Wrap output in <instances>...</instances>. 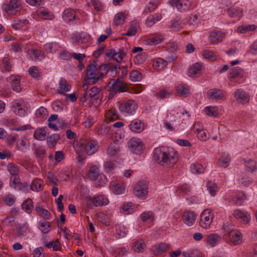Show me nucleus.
I'll list each match as a JSON object with an SVG mask.
<instances>
[{"mask_svg": "<svg viewBox=\"0 0 257 257\" xmlns=\"http://www.w3.org/2000/svg\"><path fill=\"white\" fill-rule=\"evenodd\" d=\"M153 154L155 161L158 164L165 167L173 166L178 159L177 152L173 150L164 152L160 148H156Z\"/></svg>", "mask_w": 257, "mask_h": 257, "instance_id": "obj_1", "label": "nucleus"}, {"mask_svg": "<svg viewBox=\"0 0 257 257\" xmlns=\"http://www.w3.org/2000/svg\"><path fill=\"white\" fill-rule=\"evenodd\" d=\"M126 83L122 80V78L118 77L116 79H111L107 84L109 92L108 99L112 98L118 92L126 91Z\"/></svg>", "mask_w": 257, "mask_h": 257, "instance_id": "obj_2", "label": "nucleus"}, {"mask_svg": "<svg viewBox=\"0 0 257 257\" xmlns=\"http://www.w3.org/2000/svg\"><path fill=\"white\" fill-rule=\"evenodd\" d=\"M117 68H120L119 65H113L112 63L101 65L98 67L97 76H99L100 79L103 77L105 74L110 72V75L114 77L116 74Z\"/></svg>", "mask_w": 257, "mask_h": 257, "instance_id": "obj_3", "label": "nucleus"}, {"mask_svg": "<svg viewBox=\"0 0 257 257\" xmlns=\"http://www.w3.org/2000/svg\"><path fill=\"white\" fill-rule=\"evenodd\" d=\"M214 217L213 213L209 209H206L200 216L199 225L203 228H208Z\"/></svg>", "mask_w": 257, "mask_h": 257, "instance_id": "obj_4", "label": "nucleus"}, {"mask_svg": "<svg viewBox=\"0 0 257 257\" xmlns=\"http://www.w3.org/2000/svg\"><path fill=\"white\" fill-rule=\"evenodd\" d=\"M96 70V66L93 64H89L87 66V79L85 80L86 84H94L99 79V76H97V73L95 72Z\"/></svg>", "mask_w": 257, "mask_h": 257, "instance_id": "obj_5", "label": "nucleus"}, {"mask_svg": "<svg viewBox=\"0 0 257 257\" xmlns=\"http://www.w3.org/2000/svg\"><path fill=\"white\" fill-rule=\"evenodd\" d=\"M3 8L9 15H14L21 10V4L18 0H11L8 4H4Z\"/></svg>", "mask_w": 257, "mask_h": 257, "instance_id": "obj_6", "label": "nucleus"}, {"mask_svg": "<svg viewBox=\"0 0 257 257\" xmlns=\"http://www.w3.org/2000/svg\"><path fill=\"white\" fill-rule=\"evenodd\" d=\"M80 146L85 150V153L89 156L92 155L97 151L99 147L97 141L93 140L84 142H80Z\"/></svg>", "mask_w": 257, "mask_h": 257, "instance_id": "obj_7", "label": "nucleus"}, {"mask_svg": "<svg viewBox=\"0 0 257 257\" xmlns=\"http://www.w3.org/2000/svg\"><path fill=\"white\" fill-rule=\"evenodd\" d=\"M135 195L141 198L145 199L148 194V184L145 180L139 182L134 188Z\"/></svg>", "mask_w": 257, "mask_h": 257, "instance_id": "obj_8", "label": "nucleus"}, {"mask_svg": "<svg viewBox=\"0 0 257 257\" xmlns=\"http://www.w3.org/2000/svg\"><path fill=\"white\" fill-rule=\"evenodd\" d=\"M119 110L124 113L133 114L137 107V103L133 100L123 101L119 105Z\"/></svg>", "mask_w": 257, "mask_h": 257, "instance_id": "obj_9", "label": "nucleus"}, {"mask_svg": "<svg viewBox=\"0 0 257 257\" xmlns=\"http://www.w3.org/2000/svg\"><path fill=\"white\" fill-rule=\"evenodd\" d=\"M169 3L181 12L189 10L191 7L189 0H170Z\"/></svg>", "mask_w": 257, "mask_h": 257, "instance_id": "obj_10", "label": "nucleus"}, {"mask_svg": "<svg viewBox=\"0 0 257 257\" xmlns=\"http://www.w3.org/2000/svg\"><path fill=\"white\" fill-rule=\"evenodd\" d=\"M131 150L136 154H140L142 152L144 145L140 140L132 139L130 141Z\"/></svg>", "mask_w": 257, "mask_h": 257, "instance_id": "obj_11", "label": "nucleus"}, {"mask_svg": "<svg viewBox=\"0 0 257 257\" xmlns=\"http://www.w3.org/2000/svg\"><path fill=\"white\" fill-rule=\"evenodd\" d=\"M110 188L112 191L115 194H120L125 191V186L123 183L115 180L111 182Z\"/></svg>", "mask_w": 257, "mask_h": 257, "instance_id": "obj_12", "label": "nucleus"}, {"mask_svg": "<svg viewBox=\"0 0 257 257\" xmlns=\"http://www.w3.org/2000/svg\"><path fill=\"white\" fill-rule=\"evenodd\" d=\"M130 130L135 133H139L144 130V124L140 119H134L128 125Z\"/></svg>", "mask_w": 257, "mask_h": 257, "instance_id": "obj_13", "label": "nucleus"}, {"mask_svg": "<svg viewBox=\"0 0 257 257\" xmlns=\"http://www.w3.org/2000/svg\"><path fill=\"white\" fill-rule=\"evenodd\" d=\"M89 92L87 99L92 103L97 102L99 99V90L96 87H91L88 91Z\"/></svg>", "mask_w": 257, "mask_h": 257, "instance_id": "obj_14", "label": "nucleus"}, {"mask_svg": "<svg viewBox=\"0 0 257 257\" xmlns=\"http://www.w3.org/2000/svg\"><path fill=\"white\" fill-rule=\"evenodd\" d=\"M196 215L194 212H185L183 216L184 223L189 226H192L196 220Z\"/></svg>", "mask_w": 257, "mask_h": 257, "instance_id": "obj_15", "label": "nucleus"}, {"mask_svg": "<svg viewBox=\"0 0 257 257\" xmlns=\"http://www.w3.org/2000/svg\"><path fill=\"white\" fill-rule=\"evenodd\" d=\"M28 53L32 60H42L45 57L44 52L37 49H30Z\"/></svg>", "mask_w": 257, "mask_h": 257, "instance_id": "obj_16", "label": "nucleus"}, {"mask_svg": "<svg viewBox=\"0 0 257 257\" xmlns=\"http://www.w3.org/2000/svg\"><path fill=\"white\" fill-rule=\"evenodd\" d=\"M89 201L92 202L95 206L106 205L108 203L107 198L104 195H99L96 197L91 198Z\"/></svg>", "mask_w": 257, "mask_h": 257, "instance_id": "obj_17", "label": "nucleus"}, {"mask_svg": "<svg viewBox=\"0 0 257 257\" xmlns=\"http://www.w3.org/2000/svg\"><path fill=\"white\" fill-rule=\"evenodd\" d=\"M11 87L14 91L17 92L21 91L20 78L19 76L11 75L10 77Z\"/></svg>", "mask_w": 257, "mask_h": 257, "instance_id": "obj_18", "label": "nucleus"}, {"mask_svg": "<svg viewBox=\"0 0 257 257\" xmlns=\"http://www.w3.org/2000/svg\"><path fill=\"white\" fill-rule=\"evenodd\" d=\"M229 237L230 241L234 245L239 244L240 232L237 230H231L229 232Z\"/></svg>", "mask_w": 257, "mask_h": 257, "instance_id": "obj_19", "label": "nucleus"}, {"mask_svg": "<svg viewBox=\"0 0 257 257\" xmlns=\"http://www.w3.org/2000/svg\"><path fill=\"white\" fill-rule=\"evenodd\" d=\"M116 230L115 237L119 239L125 237L127 233V230L121 224H116L115 225Z\"/></svg>", "mask_w": 257, "mask_h": 257, "instance_id": "obj_20", "label": "nucleus"}, {"mask_svg": "<svg viewBox=\"0 0 257 257\" xmlns=\"http://www.w3.org/2000/svg\"><path fill=\"white\" fill-rule=\"evenodd\" d=\"M74 42L82 44L87 42L89 40V36L87 33H81L79 35L74 36L72 37Z\"/></svg>", "mask_w": 257, "mask_h": 257, "instance_id": "obj_21", "label": "nucleus"}, {"mask_svg": "<svg viewBox=\"0 0 257 257\" xmlns=\"http://www.w3.org/2000/svg\"><path fill=\"white\" fill-rule=\"evenodd\" d=\"M241 74V68L239 67H234L230 69L229 79L231 81H235L236 79L239 78Z\"/></svg>", "mask_w": 257, "mask_h": 257, "instance_id": "obj_22", "label": "nucleus"}, {"mask_svg": "<svg viewBox=\"0 0 257 257\" xmlns=\"http://www.w3.org/2000/svg\"><path fill=\"white\" fill-rule=\"evenodd\" d=\"M35 210L38 213L39 215L44 219L48 220L50 218V213L47 209L43 208L42 205H37L36 207Z\"/></svg>", "mask_w": 257, "mask_h": 257, "instance_id": "obj_23", "label": "nucleus"}, {"mask_svg": "<svg viewBox=\"0 0 257 257\" xmlns=\"http://www.w3.org/2000/svg\"><path fill=\"white\" fill-rule=\"evenodd\" d=\"M71 89V85L68 83L66 79L62 78L59 82V88L58 92L61 94H64L65 92L69 91Z\"/></svg>", "mask_w": 257, "mask_h": 257, "instance_id": "obj_24", "label": "nucleus"}, {"mask_svg": "<svg viewBox=\"0 0 257 257\" xmlns=\"http://www.w3.org/2000/svg\"><path fill=\"white\" fill-rule=\"evenodd\" d=\"M162 18V16L160 14L157 13L153 15H151L148 17L146 21V24L148 27H152L156 22L159 21Z\"/></svg>", "mask_w": 257, "mask_h": 257, "instance_id": "obj_25", "label": "nucleus"}, {"mask_svg": "<svg viewBox=\"0 0 257 257\" xmlns=\"http://www.w3.org/2000/svg\"><path fill=\"white\" fill-rule=\"evenodd\" d=\"M223 35L219 31H213L210 37V42L212 44L216 43L222 41Z\"/></svg>", "mask_w": 257, "mask_h": 257, "instance_id": "obj_26", "label": "nucleus"}, {"mask_svg": "<svg viewBox=\"0 0 257 257\" xmlns=\"http://www.w3.org/2000/svg\"><path fill=\"white\" fill-rule=\"evenodd\" d=\"M75 18V13L71 9H66L62 15L63 19L67 22L72 21Z\"/></svg>", "mask_w": 257, "mask_h": 257, "instance_id": "obj_27", "label": "nucleus"}, {"mask_svg": "<svg viewBox=\"0 0 257 257\" xmlns=\"http://www.w3.org/2000/svg\"><path fill=\"white\" fill-rule=\"evenodd\" d=\"M202 65L200 63H196L188 70V75L190 77H194L201 70Z\"/></svg>", "mask_w": 257, "mask_h": 257, "instance_id": "obj_28", "label": "nucleus"}, {"mask_svg": "<svg viewBox=\"0 0 257 257\" xmlns=\"http://www.w3.org/2000/svg\"><path fill=\"white\" fill-rule=\"evenodd\" d=\"M244 165L246 170L248 172L252 173L257 170V162L253 160L245 161Z\"/></svg>", "mask_w": 257, "mask_h": 257, "instance_id": "obj_29", "label": "nucleus"}, {"mask_svg": "<svg viewBox=\"0 0 257 257\" xmlns=\"http://www.w3.org/2000/svg\"><path fill=\"white\" fill-rule=\"evenodd\" d=\"M207 94L210 98H213L215 99H220L223 96L222 91L218 89H211Z\"/></svg>", "mask_w": 257, "mask_h": 257, "instance_id": "obj_30", "label": "nucleus"}, {"mask_svg": "<svg viewBox=\"0 0 257 257\" xmlns=\"http://www.w3.org/2000/svg\"><path fill=\"white\" fill-rule=\"evenodd\" d=\"M178 93L183 97H187L190 94L189 89L187 85L180 84L176 88Z\"/></svg>", "mask_w": 257, "mask_h": 257, "instance_id": "obj_31", "label": "nucleus"}, {"mask_svg": "<svg viewBox=\"0 0 257 257\" xmlns=\"http://www.w3.org/2000/svg\"><path fill=\"white\" fill-rule=\"evenodd\" d=\"M230 161L231 159L229 155L224 153L219 159V164L221 166L226 168L229 166Z\"/></svg>", "mask_w": 257, "mask_h": 257, "instance_id": "obj_32", "label": "nucleus"}, {"mask_svg": "<svg viewBox=\"0 0 257 257\" xmlns=\"http://www.w3.org/2000/svg\"><path fill=\"white\" fill-rule=\"evenodd\" d=\"M47 135V132L45 128H40L37 129L34 134V137L37 140L42 141L45 140Z\"/></svg>", "mask_w": 257, "mask_h": 257, "instance_id": "obj_33", "label": "nucleus"}, {"mask_svg": "<svg viewBox=\"0 0 257 257\" xmlns=\"http://www.w3.org/2000/svg\"><path fill=\"white\" fill-rule=\"evenodd\" d=\"M168 63L167 62L164 60L162 58H158L157 60L154 62L153 66L156 69L159 71H161L165 69V68L167 66Z\"/></svg>", "mask_w": 257, "mask_h": 257, "instance_id": "obj_34", "label": "nucleus"}, {"mask_svg": "<svg viewBox=\"0 0 257 257\" xmlns=\"http://www.w3.org/2000/svg\"><path fill=\"white\" fill-rule=\"evenodd\" d=\"M220 239L221 237L217 234H210L207 236V242L212 246H214Z\"/></svg>", "mask_w": 257, "mask_h": 257, "instance_id": "obj_35", "label": "nucleus"}, {"mask_svg": "<svg viewBox=\"0 0 257 257\" xmlns=\"http://www.w3.org/2000/svg\"><path fill=\"white\" fill-rule=\"evenodd\" d=\"M22 209L27 213H31L34 208L33 202L32 199L28 198L22 205Z\"/></svg>", "mask_w": 257, "mask_h": 257, "instance_id": "obj_36", "label": "nucleus"}, {"mask_svg": "<svg viewBox=\"0 0 257 257\" xmlns=\"http://www.w3.org/2000/svg\"><path fill=\"white\" fill-rule=\"evenodd\" d=\"M145 244L143 240L136 241L133 243V249L137 252H142L144 250Z\"/></svg>", "mask_w": 257, "mask_h": 257, "instance_id": "obj_37", "label": "nucleus"}, {"mask_svg": "<svg viewBox=\"0 0 257 257\" xmlns=\"http://www.w3.org/2000/svg\"><path fill=\"white\" fill-rule=\"evenodd\" d=\"M168 246L165 243H161L153 247L152 249L156 254H161L167 250Z\"/></svg>", "mask_w": 257, "mask_h": 257, "instance_id": "obj_38", "label": "nucleus"}, {"mask_svg": "<svg viewBox=\"0 0 257 257\" xmlns=\"http://www.w3.org/2000/svg\"><path fill=\"white\" fill-rule=\"evenodd\" d=\"M60 139L59 135L57 134H53L47 138V143L50 148H53L57 144Z\"/></svg>", "mask_w": 257, "mask_h": 257, "instance_id": "obj_39", "label": "nucleus"}, {"mask_svg": "<svg viewBox=\"0 0 257 257\" xmlns=\"http://www.w3.org/2000/svg\"><path fill=\"white\" fill-rule=\"evenodd\" d=\"M172 92L169 89H161L156 92L155 96L161 99L166 98L171 95Z\"/></svg>", "mask_w": 257, "mask_h": 257, "instance_id": "obj_40", "label": "nucleus"}, {"mask_svg": "<svg viewBox=\"0 0 257 257\" xmlns=\"http://www.w3.org/2000/svg\"><path fill=\"white\" fill-rule=\"evenodd\" d=\"M190 170L193 174H201L204 172L203 166L198 163H195L191 165Z\"/></svg>", "mask_w": 257, "mask_h": 257, "instance_id": "obj_41", "label": "nucleus"}, {"mask_svg": "<svg viewBox=\"0 0 257 257\" xmlns=\"http://www.w3.org/2000/svg\"><path fill=\"white\" fill-rule=\"evenodd\" d=\"M133 207L132 203L124 204L121 208V212L125 215L132 214L134 212Z\"/></svg>", "mask_w": 257, "mask_h": 257, "instance_id": "obj_42", "label": "nucleus"}, {"mask_svg": "<svg viewBox=\"0 0 257 257\" xmlns=\"http://www.w3.org/2000/svg\"><path fill=\"white\" fill-rule=\"evenodd\" d=\"M125 16L123 13L119 12L117 13L114 18L113 22L116 26L122 25L125 20Z\"/></svg>", "mask_w": 257, "mask_h": 257, "instance_id": "obj_43", "label": "nucleus"}, {"mask_svg": "<svg viewBox=\"0 0 257 257\" xmlns=\"http://www.w3.org/2000/svg\"><path fill=\"white\" fill-rule=\"evenodd\" d=\"M202 55L204 58L208 61H214L216 59V56L214 53L208 49L203 51Z\"/></svg>", "mask_w": 257, "mask_h": 257, "instance_id": "obj_44", "label": "nucleus"}, {"mask_svg": "<svg viewBox=\"0 0 257 257\" xmlns=\"http://www.w3.org/2000/svg\"><path fill=\"white\" fill-rule=\"evenodd\" d=\"M16 149L22 152L26 151L27 149V142L23 139L21 138L17 140Z\"/></svg>", "mask_w": 257, "mask_h": 257, "instance_id": "obj_45", "label": "nucleus"}, {"mask_svg": "<svg viewBox=\"0 0 257 257\" xmlns=\"http://www.w3.org/2000/svg\"><path fill=\"white\" fill-rule=\"evenodd\" d=\"M99 174L98 169L95 166H92L88 172V176L92 180H96Z\"/></svg>", "mask_w": 257, "mask_h": 257, "instance_id": "obj_46", "label": "nucleus"}, {"mask_svg": "<svg viewBox=\"0 0 257 257\" xmlns=\"http://www.w3.org/2000/svg\"><path fill=\"white\" fill-rule=\"evenodd\" d=\"M130 77L132 81H140L142 79V74L137 70H133L130 74Z\"/></svg>", "mask_w": 257, "mask_h": 257, "instance_id": "obj_47", "label": "nucleus"}, {"mask_svg": "<svg viewBox=\"0 0 257 257\" xmlns=\"http://www.w3.org/2000/svg\"><path fill=\"white\" fill-rule=\"evenodd\" d=\"M205 114L208 116L215 117L218 115V111L216 107L207 106L205 108Z\"/></svg>", "mask_w": 257, "mask_h": 257, "instance_id": "obj_48", "label": "nucleus"}, {"mask_svg": "<svg viewBox=\"0 0 257 257\" xmlns=\"http://www.w3.org/2000/svg\"><path fill=\"white\" fill-rule=\"evenodd\" d=\"M8 170L11 176L19 174V170L18 167L13 163H9L8 165Z\"/></svg>", "mask_w": 257, "mask_h": 257, "instance_id": "obj_49", "label": "nucleus"}, {"mask_svg": "<svg viewBox=\"0 0 257 257\" xmlns=\"http://www.w3.org/2000/svg\"><path fill=\"white\" fill-rule=\"evenodd\" d=\"M38 15L40 18L45 20H52L54 18V16L52 14L45 11H39Z\"/></svg>", "mask_w": 257, "mask_h": 257, "instance_id": "obj_50", "label": "nucleus"}, {"mask_svg": "<svg viewBox=\"0 0 257 257\" xmlns=\"http://www.w3.org/2000/svg\"><path fill=\"white\" fill-rule=\"evenodd\" d=\"M40 228L44 233H47L50 231L51 225L49 222H40Z\"/></svg>", "mask_w": 257, "mask_h": 257, "instance_id": "obj_51", "label": "nucleus"}, {"mask_svg": "<svg viewBox=\"0 0 257 257\" xmlns=\"http://www.w3.org/2000/svg\"><path fill=\"white\" fill-rule=\"evenodd\" d=\"M148 56L146 53H141L135 56V61L138 64H142L145 62Z\"/></svg>", "mask_w": 257, "mask_h": 257, "instance_id": "obj_52", "label": "nucleus"}, {"mask_svg": "<svg viewBox=\"0 0 257 257\" xmlns=\"http://www.w3.org/2000/svg\"><path fill=\"white\" fill-rule=\"evenodd\" d=\"M4 201L8 206H11L15 202V198L12 194H9L4 197Z\"/></svg>", "mask_w": 257, "mask_h": 257, "instance_id": "obj_53", "label": "nucleus"}, {"mask_svg": "<svg viewBox=\"0 0 257 257\" xmlns=\"http://www.w3.org/2000/svg\"><path fill=\"white\" fill-rule=\"evenodd\" d=\"M140 217L143 221L153 220L154 219L153 213L151 211L144 212L140 215Z\"/></svg>", "mask_w": 257, "mask_h": 257, "instance_id": "obj_54", "label": "nucleus"}, {"mask_svg": "<svg viewBox=\"0 0 257 257\" xmlns=\"http://www.w3.org/2000/svg\"><path fill=\"white\" fill-rule=\"evenodd\" d=\"M15 108L14 110L15 113L20 116L25 115L26 111L25 109L21 107V104L19 103H16V105L14 106Z\"/></svg>", "mask_w": 257, "mask_h": 257, "instance_id": "obj_55", "label": "nucleus"}, {"mask_svg": "<svg viewBox=\"0 0 257 257\" xmlns=\"http://www.w3.org/2000/svg\"><path fill=\"white\" fill-rule=\"evenodd\" d=\"M20 182V178L18 175H12L10 178V185L12 187L16 189L17 185Z\"/></svg>", "mask_w": 257, "mask_h": 257, "instance_id": "obj_56", "label": "nucleus"}, {"mask_svg": "<svg viewBox=\"0 0 257 257\" xmlns=\"http://www.w3.org/2000/svg\"><path fill=\"white\" fill-rule=\"evenodd\" d=\"M207 188L209 190L211 196H214L216 194L217 186L216 184L211 182H208L207 184Z\"/></svg>", "mask_w": 257, "mask_h": 257, "instance_id": "obj_57", "label": "nucleus"}, {"mask_svg": "<svg viewBox=\"0 0 257 257\" xmlns=\"http://www.w3.org/2000/svg\"><path fill=\"white\" fill-rule=\"evenodd\" d=\"M181 22L180 21V18H176L173 21L171 22V28L174 30H178L181 28Z\"/></svg>", "mask_w": 257, "mask_h": 257, "instance_id": "obj_58", "label": "nucleus"}, {"mask_svg": "<svg viewBox=\"0 0 257 257\" xmlns=\"http://www.w3.org/2000/svg\"><path fill=\"white\" fill-rule=\"evenodd\" d=\"M157 8V5L154 3H150L145 8L143 11L145 15L150 13L154 11Z\"/></svg>", "mask_w": 257, "mask_h": 257, "instance_id": "obj_59", "label": "nucleus"}, {"mask_svg": "<svg viewBox=\"0 0 257 257\" xmlns=\"http://www.w3.org/2000/svg\"><path fill=\"white\" fill-rule=\"evenodd\" d=\"M29 74L34 78H37L40 76V72L36 66H32L29 69Z\"/></svg>", "mask_w": 257, "mask_h": 257, "instance_id": "obj_60", "label": "nucleus"}, {"mask_svg": "<svg viewBox=\"0 0 257 257\" xmlns=\"http://www.w3.org/2000/svg\"><path fill=\"white\" fill-rule=\"evenodd\" d=\"M251 220V216L249 213L247 212H242V223L245 224L249 223Z\"/></svg>", "mask_w": 257, "mask_h": 257, "instance_id": "obj_61", "label": "nucleus"}, {"mask_svg": "<svg viewBox=\"0 0 257 257\" xmlns=\"http://www.w3.org/2000/svg\"><path fill=\"white\" fill-rule=\"evenodd\" d=\"M72 56V55H71L69 52L66 50L62 51L59 54L60 58L63 60H69L71 59Z\"/></svg>", "mask_w": 257, "mask_h": 257, "instance_id": "obj_62", "label": "nucleus"}, {"mask_svg": "<svg viewBox=\"0 0 257 257\" xmlns=\"http://www.w3.org/2000/svg\"><path fill=\"white\" fill-rule=\"evenodd\" d=\"M17 188H18L19 190L24 191L26 193L29 191V188L30 187L27 183H23L20 182L17 185Z\"/></svg>", "mask_w": 257, "mask_h": 257, "instance_id": "obj_63", "label": "nucleus"}, {"mask_svg": "<svg viewBox=\"0 0 257 257\" xmlns=\"http://www.w3.org/2000/svg\"><path fill=\"white\" fill-rule=\"evenodd\" d=\"M34 257H44V249L42 247L34 249L33 251Z\"/></svg>", "mask_w": 257, "mask_h": 257, "instance_id": "obj_64", "label": "nucleus"}]
</instances>
